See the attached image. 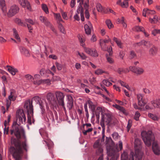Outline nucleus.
<instances>
[{
	"mask_svg": "<svg viewBox=\"0 0 160 160\" xmlns=\"http://www.w3.org/2000/svg\"><path fill=\"white\" fill-rule=\"evenodd\" d=\"M90 55L94 57H97L98 56V54L97 51L95 49L92 50Z\"/></svg>",
	"mask_w": 160,
	"mask_h": 160,
	"instance_id": "e2e57ef3",
	"label": "nucleus"
},
{
	"mask_svg": "<svg viewBox=\"0 0 160 160\" xmlns=\"http://www.w3.org/2000/svg\"><path fill=\"white\" fill-rule=\"evenodd\" d=\"M104 73H106V72L101 69H97L95 71V74L97 75H101Z\"/></svg>",
	"mask_w": 160,
	"mask_h": 160,
	"instance_id": "72a5a7b5",
	"label": "nucleus"
},
{
	"mask_svg": "<svg viewBox=\"0 0 160 160\" xmlns=\"http://www.w3.org/2000/svg\"><path fill=\"white\" fill-rule=\"evenodd\" d=\"M19 49L21 54L22 55L27 57L30 56V54L29 51V50L26 48L22 46H20L19 47Z\"/></svg>",
	"mask_w": 160,
	"mask_h": 160,
	"instance_id": "9b49d317",
	"label": "nucleus"
},
{
	"mask_svg": "<svg viewBox=\"0 0 160 160\" xmlns=\"http://www.w3.org/2000/svg\"><path fill=\"white\" fill-rule=\"evenodd\" d=\"M158 16L157 15H154L152 18H150L149 21L151 23H156L157 21Z\"/></svg>",
	"mask_w": 160,
	"mask_h": 160,
	"instance_id": "e433bc0d",
	"label": "nucleus"
},
{
	"mask_svg": "<svg viewBox=\"0 0 160 160\" xmlns=\"http://www.w3.org/2000/svg\"><path fill=\"white\" fill-rule=\"evenodd\" d=\"M54 16L57 20H58V21L59 22H63V20L62 19L61 15L60 13H54Z\"/></svg>",
	"mask_w": 160,
	"mask_h": 160,
	"instance_id": "a19ab883",
	"label": "nucleus"
},
{
	"mask_svg": "<svg viewBox=\"0 0 160 160\" xmlns=\"http://www.w3.org/2000/svg\"><path fill=\"white\" fill-rule=\"evenodd\" d=\"M11 118V116L10 115H8V116L7 120H5L4 122V126L8 125L10 121Z\"/></svg>",
	"mask_w": 160,
	"mask_h": 160,
	"instance_id": "13d9d810",
	"label": "nucleus"
},
{
	"mask_svg": "<svg viewBox=\"0 0 160 160\" xmlns=\"http://www.w3.org/2000/svg\"><path fill=\"white\" fill-rule=\"evenodd\" d=\"M89 108L91 110L92 113V117H94V112L95 111V105L94 104L89 105Z\"/></svg>",
	"mask_w": 160,
	"mask_h": 160,
	"instance_id": "79ce46f5",
	"label": "nucleus"
},
{
	"mask_svg": "<svg viewBox=\"0 0 160 160\" xmlns=\"http://www.w3.org/2000/svg\"><path fill=\"white\" fill-rule=\"evenodd\" d=\"M78 37L80 45L83 47L85 46V38L83 36L81 35H78Z\"/></svg>",
	"mask_w": 160,
	"mask_h": 160,
	"instance_id": "a878e982",
	"label": "nucleus"
},
{
	"mask_svg": "<svg viewBox=\"0 0 160 160\" xmlns=\"http://www.w3.org/2000/svg\"><path fill=\"white\" fill-rule=\"evenodd\" d=\"M33 84L36 86H39L42 84V79H40L38 80H34L33 82Z\"/></svg>",
	"mask_w": 160,
	"mask_h": 160,
	"instance_id": "8fccbe9b",
	"label": "nucleus"
},
{
	"mask_svg": "<svg viewBox=\"0 0 160 160\" xmlns=\"http://www.w3.org/2000/svg\"><path fill=\"white\" fill-rule=\"evenodd\" d=\"M106 23L109 28L110 29L113 27V25L110 20H106Z\"/></svg>",
	"mask_w": 160,
	"mask_h": 160,
	"instance_id": "de8ad7c7",
	"label": "nucleus"
},
{
	"mask_svg": "<svg viewBox=\"0 0 160 160\" xmlns=\"http://www.w3.org/2000/svg\"><path fill=\"white\" fill-rule=\"evenodd\" d=\"M118 82L121 84V86L126 88L128 89H129L130 87L129 86L128 84H126L124 82L121 80H119Z\"/></svg>",
	"mask_w": 160,
	"mask_h": 160,
	"instance_id": "6e6d98bb",
	"label": "nucleus"
},
{
	"mask_svg": "<svg viewBox=\"0 0 160 160\" xmlns=\"http://www.w3.org/2000/svg\"><path fill=\"white\" fill-rule=\"evenodd\" d=\"M113 107H114L117 109L119 110L120 111H122L124 113L125 111V110L122 107L120 106L115 104V105H113Z\"/></svg>",
	"mask_w": 160,
	"mask_h": 160,
	"instance_id": "f704fd0d",
	"label": "nucleus"
},
{
	"mask_svg": "<svg viewBox=\"0 0 160 160\" xmlns=\"http://www.w3.org/2000/svg\"><path fill=\"white\" fill-rule=\"evenodd\" d=\"M93 28L91 23L88 22V23L84 25V29L87 35H90Z\"/></svg>",
	"mask_w": 160,
	"mask_h": 160,
	"instance_id": "dca6fc26",
	"label": "nucleus"
},
{
	"mask_svg": "<svg viewBox=\"0 0 160 160\" xmlns=\"http://www.w3.org/2000/svg\"><path fill=\"white\" fill-rule=\"evenodd\" d=\"M68 101L67 103V107L69 110H71L73 106V99L70 95L67 96Z\"/></svg>",
	"mask_w": 160,
	"mask_h": 160,
	"instance_id": "f3484780",
	"label": "nucleus"
},
{
	"mask_svg": "<svg viewBox=\"0 0 160 160\" xmlns=\"http://www.w3.org/2000/svg\"><path fill=\"white\" fill-rule=\"evenodd\" d=\"M46 98L49 104L53 106L54 104L56 102V101L53 93L51 92L48 93L46 96Z\"/></svg>",
	"mask_w": 160,
	"mask_h": 160,
	"instance_id": "f8f14e48",
	"label": "nucleus"
},
{
	"mask_svg": "<svg viewBox=\"0 0 160 160\" xmlns=\"http://www.w3.org/2000/svg\"><path fill=\"white\" fill-rule=\"evenodd\" d=\"M19 10L20 9L18 5L13 4L10 7L8 12H7V15L8 17H12L18 13Z\"/></svg>",
	"mask_w": 160,
	"mask_h": 160,
	"instance_id": "39448f33",
	"label": "nucleus"
},
{
	"mask_svg": "<svg viewBox=\"0 0 160 160\" xmlns=\"http://www.w3.org/2000/svg\"><path fill=\"white\" fill-rule=\"evenodd\" d=\"M152 147L154 153L156 155H158L160 153V150L157 143L155 142H153Z\"/></svg>",
	"mask_w": 160,
	"mask_h": 160,
	"instance_id": "5701e85b",
	"label": "nucleus"
},
{
	"mask_svg": "<svg viewBox=\"0 0 160 160\" xmlns=\"http://www.w3.org/2000/svg\"><path fill=\"white\" fill-rule=\"evenodd\" d=\"M8 70L12 75H15L16 72H18L17 69L10 66L8 67Z\"/></svg>",
	"mask_w": 160,
	"mask_h": 160,
	"instance_id": "c756f323",
	"label": "nucleus"
},
{
	"mask_svg": "<svg viewBox=\"0 0 160 160\" xmlns=\"http://www.w3.org/2000/svg\"><path fill=\"white\" fill-rule=\"evenodd\" d=\"M42 8L46 14H48L49 13L48 8L46 4H42Z\"/></svg>",
	"mask_w": 160,
	"mask_h": 160,
	"instance_id": "4c0bfd02",
	"label": "nucleus"
},
{
	"mask_svg": "<svg viewBox=\"0 0 160 160\" xmlns=\"http://www.w3.org/2000/svg\"><path fill=\"white\" fill-rule=\"evenodd\" d=\"M141 135L145 145L147 147L150 146L152 142L154 140V135L152 132L150 131L148 132L143 131L142 132Z\"/></svg>",
	"mask_w": 160,
	"mask_h": 160,
	"instance_id": "f03ea898",
	"label": "nucleus"
},
{
	"mask_svg": "<svg viewBox=\"0 0 160 160\" xmlns=\"http://www.w3.org/2000/svg\"><path fill=\"white\" fill-rule=\"evenodd\" d=\"M117 22L119 23H121L122 24L123 26L126 28L127 27V25L124 22V17H122V21H120V19L118 18L117 19Z\"/></svg>",
	"mask_w": 160,
	"mask_h": 160,
	"instance_id": "37998d69",
	"label": "nucleus"
},
{
	"mask_svg": "<svg viewBox=\"0 0 160 160\" xmlns=\"http://www.w3.org/2000/svg\"><path fill=\"white\" fill-rule=\"evenodd\" d=\"M56 97L58 100V104L64 102V96L63 93L61 92L58 91L55 93Z\"/></svg>",
	"mask_w": 160,
	"mask_h": 160,
	"instance_id": "ddd939ff",
	"label": "nucleus"
},
{
	"mask_svg": "<svg viewBox=\"0 0 160 160\" xmlns=\"http://www.w3.org/2000/svg\"><path fill=\"white\" fill-rule=\"evenodd\" d=\"M17 96L16 95V92L15 90H12L10 92V95L9 96L8 98L11 101H14L16 99Z\"/></svg>",
	"mask_w": 160,
	"mask_h": 160,
	"instance_id": "bb28decb",
	"label": "nucleus"
},
{
	"mask_svg": "<svg viewBox=\"0 0 160 160\" xmlns=\"http://www.w3.org/2000/svg\"><path fill=\"white\" fill-rule=\"evenodd\" d=\"M42 142L44 144H47V146L48 147V149L49 150L50 152L52 153L51 150L53 147L54 144L53 142L51 141H48L47 142L45 140H43Z\"/></svg>",
	"mask_w": 160,
	"mask_h": 160,
	"instance_id": "b1692460",
	"label": "nucleus"
},
{
	"mask_svg": "<svg viewBox=\"0 0 160 160\" xmlns=\"http://www.w3.org/2000/svg\"><path fill=\"white\" fill-rule=\"evenodd\" d=\"M10 131L11 135H14L18 139L22 138L24 140L20 144H19L16 146V149L13 147H11L9 149V151L13 158L16 160H18L20 158V154L22 152L21 147L26 151H28V147L25 131L16 121L13 122Z\"/></svg>",
	"mask_w": 160,
	"mask_h": 160,
	"instance_id": "f257e3e1",
	"label": "nucleus"
},
{
	"mask_svg": "<svg viewBox=\"0 0 160 160\" xmlns=\"http://www.w3.org/2000/svg\"><path fill=\"white\" fill-rule=\"evenodd\" d=\"M106 37L107 38H106L103 40L102 41H101V42L104 43L105 44L106 43H108L109 42H111V40L109 38L108 35H106Z\"/></svg>",
	"mask_w": 160,
	"mask_h": 160,
	"instance_id": "49530a36",
	"label": "nucleus"
},
{
	"mask_svg": "<svg viewBox=\"0 0 160 160\" xmlns=\"http://www.w3.org/2000/svg\"><path fill=\"white\" fill-rule=\"evenodd\" d=\"M138 101V103L139 106L143 107L148 102L147 98H143V95L141 93H138L136 95Z\"/></svg>",
	"mask_w": 160,
	"mask_h": 160,
	"instance_id": "0eeeda50",
	"label": "nucleus"
},
{
	"mask_svg": "<svg viewBox=\"0 0 160 160\" xmlns=\"http://www.w3.org/2000/svg\"><path fill=\"white\" fill-rule=\"evenodd\" d=\"M24 108L27 110V113H30L32 116L33 113V109L32 103L31 102L30 100H26L24 102Z\"/></svg>",
	"mask_w": 160,
	"mask_h": 160,
	"instance_id": "6e6552de",
	"label": "nucleus"
},
{
	"mask_svg": "<svg viewBox=\"0 0 160 160\" xmlns=\"http://www.w3.org/2000/svg\"><path fill=\"white\" fill-rule=\"evenodd\" d=\"M51 81L48 79H42V84H47L48 85H50L51 84Z\"/></svg>",
	"mask_w": 160,
	"mask_h": 160,
	"instance_id": "5fc2aeb1",
	"label": "nucleus"
},
{
	"mask_svg": "<svg viewBox=\"0 0 160 160\" xmlns=\"http://www.w3.org/2000/svg\"><path fill=\"white\" fill-rule=\"evenodd\" d=\"M101 86L103 90L106 92L108 97H109L110 98H112L113 97V95L112 94H111L103 85H101Z\"/></svg>",
	"mask_w": 160,
	"mask_h": 160,
	"instance_id": "603ef678",
	"label": "nucleus"
},
{
	"mask_svg": "<svg viewBox=\"0 0 160 160\" xmlns=\"http://www.w3.org/2000/svg\"><path fill=\"white\" fill-rule=\"evenodd\" d=\"M19 4L23 7H26L28 10L31 9L30 3L27 0H18Z\"/></svg>",
	"mask_w": 160,
	"mask_h": 160,
	"instance_id": "2eb2a0df",
	"label": "nucleus"
},
{
	"mask_svg": "<svg viewBox=\"0 0 160 160\" xmlns=\"http://www.w3.org/2000/svg\"><path fill=\"white\" fill-rule=\"evenodd\" d=\"M141 141L138 138H136L134 142L135 153L137 158L139 159L142 158L143 154L141 151Z\"/></svg>",
	"mask_w": 160,
	"mask_h": 160,
	"instance_id": "20e7f679",
	"label": "nucleus"
},
{
	"mask_svg": "<svg viewBox=\"0 0 160 160\" xmlns=\"http://www.w3.org/2000/svg\"><path fill=\"white\" fill-rule=\"evenodd\" d=\"M83 48H84L85 52L87 53L88 54L90 55L91 54L92 50L91 49H90L89 48H87L85 46Z\"/></svg>",
	"mask_w": 160,
	"mask_h": 160,
	"instance_id": "09e8293b",
	"label": "nucleus"
},
{
	"mask_svg": "<svg viewBox=\"0 0 160 160\" xmlns=\"http://www.w3.org/2000/svg\"><path fill=\"white\" fill-rule=\"evenodd\" d=\"M132 125V121L130 120H129L128 122V124L127 126V130L128 132L130 130Z\"/></svg>",
	"mask_w": 160,
	"mask_h": 160,
	"instance_id": "bf43d9fd",
	"label": "nucleus"
},
{
	"mask_svg": "<svg viewBox=\"0 0 160 160\" xmlns=\"http://www.w3.org/2000/svg\"><path fill=\"white\" fill-rule=\"evenodd\" d=\"M152 33L154 36H155L158 34H160V29H155L152 31Z\"/></svg>",
	"mask_w": 160,
	"mask_h": 160,
	"instance_id": "774afa93",
	"label": "nucleus"
},
{
	"mask_svg": "<svg viewBox=\"0 0 160 160\" xmlns=\"http://www.w3.org/2000/svg\"><path fill=\"white\" fill-rule=\"evenodd\" d=\"M106 58L107 61L110 64H112L114 63V61L112 58L108 57L107 55L106 56Z\"/></svg>",
	"mask_w": 160,
	"mask_h": 160,
	"instance_id": "680f3d73",
	"label": "nucleus"
},
{
	"mask_svg": "<svg viewBox=\"0 0 160 160\" xmlns=\"http://www.w3.org/2000/svg\"><path fill=\"white\" fill-rule=\"evenodd\" d=\"M16 117L17 120L18 121V124L20 125L25 122L26 121V118L23 110L19 109L16 112Z\"/></svg>",
	"mask_w": 160,
	"mask_h": 160,
	"instance_id": "423d86ee",
	"label": "nucleus"
},
{
	"mask_svg": "<svg viewBox=\"0 0 160 160\" xmlns=\"http://www.w3.org/2000/svg\"><path fill=\"white\" fill-rule=\"evenodd\" d=\"M25 78L27 80H34L33 77L31 75L27 74L25 76Z\"/></svg>",
	"mask_w": 160,
	"mask_h": 160,
	"instance_id": "338daca9",
	"label": "nucleus"
},
{
	"mask_svg": "<svg viewBox=\"0 0 160 160\" xmlns=\"http://www.w3.org/2000/svg\"><path fill=\"white\" fill-rule=\"evenodd\" d=\"M32 122L34 123V120L33 119V116H32L30 113L28 114V122L30 125L32 124Z\"/></svg>",
	"mask_w": 160,
	"mask_h": 160,
	"instance_id": "473e14b6",
	"label": "nucleus"
},
{
	"mask_svg": "<svg viewBox=\"0 0 160 160\" xmlns=\"http://www.w3.org/2000/svg\"><path fill=\"white\" fill-rule=\"evenodd\" d=\"M77 12L78 14L80 13L81 20L82 21H84V17L83 11V8L81 6V3L80 2L78 6V8L77 10Z\"/></svg>",
	"mask_w": 160,
	"mask_h": 160,
	"instance_id": "6ab92c4d",
	"label": "nucleus"
},
{
	"mask_svg": "<svg viewBox=\"0 0 160 160\" xmlns=\"http://www.w3.org/2000/svg\"><path fill=\"white\" fill-rule=\"evenodd\" d=\"M116 3L123 8H127L129 5L128 2L123 1V2H122L121 0H118Z\"/></svg>",
	"mask_w": 160,
	"mask_h": 160,
	"instance_id": "393cba45",
	"label": "nucleus"
},
{
	"mask_svg": "<svg viewBox=\"0 0 160 160\" xmlns=\"http://www.w3.org/2000/svg\"><path fill=\"white\" fill-rule=\"evenodd\" d=\"M148 117L154 121H157L158 119V117L156 115L153 114L151 113H149L148 114Z\"/></svg>",
	"mask_w": 160,
	"mask_h": 160,
	"instance_id": "c9c22d12",
	"label": "nucleus"
},
{
	"mask_svg": "<svg viewBox=\"0 0 160 160\" xmlns=\"http://www.w3.org/2000/svg\"><path fill=\"white\" fill-rule=\"evenodd\" d=\"M102 83L106 86L108 87L111 85L112 84L107 79L103 80L102 81Z\"/></svg>",
	"mask_w": 160,
	"mask_h": 160,
	"instance_id": "a18cd8bd",
	"label": "nucleus"
},
{
	"mask_svg": "<svg viewBox=\"0 0 160 160\" xmlns=\"http://www.w3.org/2000/svg\"><path fill=\"white\" fill-rule=\"evenodd\" d=\"M11 101L9 100L8 98L6 99V110L8 111L9 108L10 106Z\"/></svg>",
	"mask_w": 160,
	"mask_h": 160,
	"instance_id": "3c124183",
	"label": "nucleus"
},
{
	"mask_svg": "<svg viewBox=\"0 0 160 160\" xmlns=\"http://www.w3.org/2000/svg\"><path fill=\"white\" fill-rule=\"evenodd\" d=\"M140 116V114L138 111H136L135 114L134 116V119L136 121H138L139 119V118Z\"/></svg>",
	"mask_w": 160,
	"mask_h": 160,
	"instance_id": "4d7b16f0",
	"label": "nucleus"
},
{
	"mask_svg": "<svg viewBox=\"0 0 160 160\" xmlns=\"http://www.w3.org/2000/svg\"><path fill=\"white\" fill-rule=\"evenodd\" d=\"M129 68L130 71H131L137 75H142L144 72V69L140 67L130 66L129 67Z\"/></svg>",
	"mask_w": 160,
	"mask_h": 160,
	"instance_id": "1a4fd4ad",
	"label": "nucleus"
},
{
	"mask_svg": "<svg viewBox=\"0 0 160 160\" xmlns=\"http://www.w3.org/2000/svg\"><path fill=\"white\" fill-rule=\"evenodd\" d=\"M157 48L155 47H153L152 48H151L150 49L149 51V53L150 54L152 55H155L157 53Z\"/></svg>",
	"mask_w": 160,
	"mask_h": 160,
	"instance_id": "2f4dec72",
	"label": "nucleus"
},
{
	"mask_svg": "<svg viewBox=\"0 0 160 160\" xmlns=\"http://www.w3.org/2000/svg\"><path fill=\"white\" fill-rule=\"evenodd\" d=\"M112 40L116 42L118 47L121 48H123L122 43L120 39H119L115 37H114L113 38Z\"/></svg>",
	"mask_w": 160,
	"mask_h": 160,
	"instance_id": "c85d7f7f",
	"label": "nucleus"
},
{
	"mask_svg": "<svg viewBox=\"0 0 160 160\" xmlns=\"http://www.w3.org/2000/svg\"><path fill=\"white\" fill-rule=\"evenodd\" d=\"M100 46L103 50H106L107 48V46L106 44L103 43L101 42H100Z\"/></svg>",
	"mask_w": 160,
	"mask_h": 160,
	"instance_id": "052dcab7",
	"label": "nucleus"
},
{
	"mask_svg": "<svg viewBox=\"0 0 160 160\" xmlns=\"http://www.w3.org/2000/svg\"><path fill=\"white\" fill-rule=\"evenodd\" d=\"M156 13V12L154 10H151L148 8H145L143 10L142 15L143 16L146 17V14L148 15H153L155 14Z\"/></svg>",
	"mask_w": 160,
	"mask_h": 160,
	"instance_id": "412c9836",
	"label": "nucleus"
},
{
	"mask_svg": "<svg viewBox=\"0 0 160 160\" xmlns=\"http://www.w3.org/2000/svg\"><path fill=\"white\" fill-rule=\"evenodd\" d=\"M60 12L61 13L62 17L64 19L68 20V19L67 14L66 12H63L62 9L60 10Z\"/></svg>",
	"mask_w": 160,
	"mask_h": 160,
	"instance_id": "c03bdc74",
	"label": "nucleus"
},
{
	"mask_svg": "<svg viewBox=\"0 0 160 160\" xmlns=\"http://www.w3.org/2000/svg\"><path fill=\"white\" fill-rule=\"evenodd\" d=\"M134 28L135 30L137 32H142L144 29L142 26H139L135 27Z\"/></svg>",
	"mask_w": 160,
	"mask_h": 160,
	"instance_id": "ea45409f",
	"label": "nucleus"
},
{
	"mask_svg": "<svg viewBox=\"0 0 160 160\" xmlns=\"http://www.w3.org/2000/svg\"><path fill=\"white\" fill-rule=\"evenodd\" d=\"M0 6L3 15L6 16L7 14V7L5 0H0Z\"/></svg>",
	"mask_w": 160,
	"mask_h": 160,
	"instance_id": "4468645a",
	"label": "nucleus"
},
{
	"mask_svg": "<svg viewBox=\"0 0 160 160\" xmlns=\"http://www.w3.org/2000/svg\"><path fill=\"white\" fill-rule=\"evenodd\" d=\"M13 32V35L14 38L19 42L21 41L20 38L19 36V34L18 33V32L15 28L12 29Z\"/></svg>",
	"mask_w": 160,
	"mask_h": 160,
	"instance_id": "7c9ffc66",
	"label": "nucleus"
},
{
	"mask_svg": "<svg viewBox=\"0 0 160 160\" xmlns=\"http://www.w3.org/2000/svg\"><path fill=\"white\" fill-rule=\"evenodd\" d=\"M93 147L95 148H98L96 151V153L97 155H99V154L102 153L103 150L101 144L99 143V140H98L94 142Z\"/></svg>",
	"mask_w": 160,
	"mask_h": 160,
	"instance_id": "9d476101",
	"label": "nucleus"
},
{
	"mask_svg": "<svg viewBox=\"0 0 160 160\" xmlns=\"http://www.w3.org/2000/svg\"><path fill=\"white\" fill-rule=\"evenodd\" d=\"M78 53L82 59H85L87 58V57L83 53H80L79 52H78Z\"/></svg>",
	"mask_w": 160,
	"mask_h": 160,
	"instance_id": "0e129e2a",
	"label": "nucleus"
},
{
	"mask_svg": "<svg viewBox=\"0 0 160 160\" xmlns=\"http://www.w3.org/2000/svg\"><path fill=\"white\" fill-rule=\"evenodd\" d=\"M112 137L114 140H117L119 136L118 133L116 132H114L112 134Z\"/></svg>",
	"mask_w": 160,
	"mask_h": 160,
	"instance_id": "69168bd1",
	"label": "nucleus"
},
{
	"mask_svg": "<svg viewBox=\"0 0 160 160\" xmlns=\"http://www.w3.org/2000/svg\"><path fill=\"white\" fill-rule=\"evenodd\" d=\"M151 104L155 108L160 109V98H156L151 102Z\"/></svg>",
	"mask_w": 160,
	"mask_h": 160,
	"instance_id": "a211bd4d",
	"label": "nucleus"
},
{
	"mask_svg": "<svg viewBox=\"0 0 160 160\" xmlns=\"http://www.w3.org/2000/svg\"><path fill=\"white\" fill-rule=\"evenodd\" d=\"M39 19L42 22L44 23L47 26L49 27L51 26L50 23L46 17L43 16H41L39 17Z\"/></svg>",
	"mask_w": 160,
	"mask_h": 160,
	"instance_id": "4be33fe9",
	"label": "nucleus"
},
{
	"mask_svg": "<svg viewBox=\"0 0 160 160\" xmlns=\"http://www.w3.org/2000/svg\"><path fill=\"white\" fill-rule=\"evenodd\" d=\"M86 130H84L82 131V132L84 135H86L88 132H89L92 131L93 129L92 128H86Z\"/></svg>",
	"mask_w": 160,
	"mask_h": 160,
	"instance_id": "864d4df0",
	"label": "nucleus"
},
{
	"mask_svg": "<svg viewBox=\"0 0 160 160\" xmlns=\"http://www.w3.org/2000/svg\"><path fill=\"white\" fill-rule=\"evenodd\" d=\"M46 117L47 119V121L49 122L51 120L52 122H55V119L52 112L50 110H49L46 115Z\"/></svg>",
	"mask_w": 160,
	"mask_h": 160,
	"instance_id": "aec40b11",
	"label": "nucleus"
},
{
	"mask_svg": "<svg viewBox=\"0 0 160 160\" xmlns=\"http://www.w3.org/2000/svg\"><path fill=\"white\" fill-rule=\"evenodd\" d=\"M138 44L139 45H143L144 46H146L148 47L149 46L150 42L144 40H142L141 42H139Z\"/></svg>",
	"mask_w": 160,
	"mask_h": 160,
	"instance_id": "58836bf2",
	"label": "nucleus"
},
{
	"mask_svg": "<svg viewBox=\"0 0 160 160\" xmlns=\"http://www.w3.org/2000/svg\"><path fill=\"white\" fill-rule=\"evenodd\" d=\"M113 123L112 119L110 114L107 113H102L100 125L102 128V132H104L105 131V124L109 126Z\"/></svg>",
	"mask_w": 160,
	"mask_h": 160,
	"instance_id": "7ed1b4c3",
	"label": "nucleus"
},
{
	"mask_svg": "<svg viewBox=\"0 0 160 160\" xmlns=\"http://www.w3.org/2000/svg\"><path fill=\"white\" fill-rule=\"evenodd\" d=\"M104 108L101 107H98L96 110L95 112V114L97 118H98L99 117L100 113L101 112L102 113H103V110H104Z\"/></svg>",
	"mask_w": 160,
	"mask_h": 160,
	"instance_id": "cd10ccee",
	"label": "nucleus"
}]
</instances>
